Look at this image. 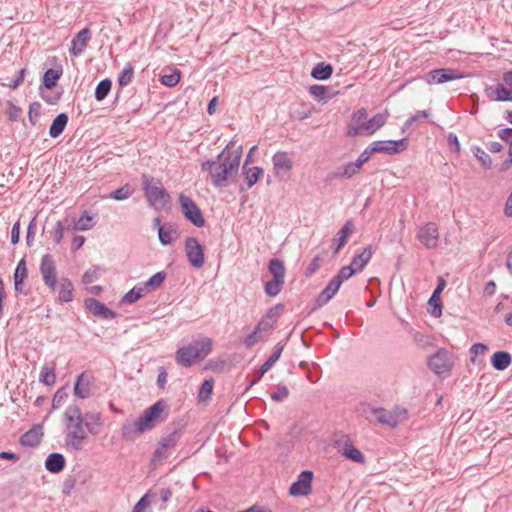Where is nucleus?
Masks as SVG:
<instances>
[{
	"label": "nucleus",
	"mask_w": 512,
	"mask_h": 512,
	"mask_svg": "<svg viewBox=\"0 0 512 512\" xmlns=\"http://www.w3.org/2000/svg\"><path fill=\"white\" fill-rule=\"evenodd\" d=\"M374 418L377 423L387 425L391 428H395L398 425L397 418L390 411L382 407H377V413Z\"/></svg>",
	"instance_id": "c9c22d12"
},
{
	"label": "nucleus",
	"mask_w": 512,
	"mask_h": 512,
	"mask_svg": "<svg viewBox=\"0 0 512 512\" xmlns=\"http://www.w3.org/2000/svg\"><path fill=\"white\" fill-rule=\"evenodd\" d=\"M367 118V110L365 108H360L355 111L351 117V120L347 126V135L348 136H358L363 135V127L365 126Z\"/></svg>",
	"instance_id": "2eb2a0df"
},
{
	"label": "nucleus",
	"mask_w": 512,
	"mask_h": 512,
	"mask_svg": "<svg viewBox=\"0 0 512 512\" xmlns=\"http://www.w3.org/2000/svg\"><path fill=\"white\" fill-rule=\"evenodd\" d=\"M273 167L275 172L278 174L280 171H290L293 167L292 160L288 157L285 152H277L272 158Z\"/></svg>",
	"instance_id": "bb28decb"
},
{
	"label": "nucleus",
	"mask_w": 512,
	"mask_h": 512,
	"mask_svg": "<svg viewBox=\"0 0 512 512\" xmlns=\"http://www.w3.org/2000/svg\"><path fill=\"white\" fill-rule=\"evenodd\" d=\"M65 457L60 453H51L45 461V468L51 473H59L65 467Z\"/></svg>",
	"instance_id": "393cba45"
},
{
	"label": "nucleus",
	"mask_w": 512,
	"mask_h": 512,
	"mask_svg": "<svg viewBox=\"0 0 512 512\" xmlns=\"http://www.w3.org/2000/svg\"><path fill=\"white\" fill-rule=\"evenodd\" d=\"M166 278V273L161 271L157 272L153 276H151L143 285L146 286V289L149 291L150 289H156L164 282Z\"/></svg>",
	"instance_id": "3c124183"
},
{
	"label": "nucleus",
	"mask_w": 512,
	"mask_h": 512,
	"mask_svg": "<svg viewBox=\"0 0 512 512\" xmlns=\"http://www.w3.org/2000/svg\"><path fill=\"white\" fill-rule=\"evenodd\" d=\"M62 73H63V70L61 67L58 69H53V68L47 69L43 75V80H42L43 86L47 89H51V88L55 87L57 84V81L62 76Z\"/></svg>",
	"instance_id": "4c0bfd02"
},
{
	"label": "nucleus",
	"mask_w": 512,
	"mask_h": 512,
	"mask_svg": "<svg viewBox=\"0 0 512 512\" xmlns=\"http://www.w3.org/2000/svg\"><path fill=\"white\" fill-rule=\"evenodd\" d=\"M144 195L151 206L155 209L163 208L169 201V193L161 186L158 180L154 184V178L150 175H142Z\"/></svg>",
	"instance_id": "20e7f679"
},
{
	"label": "nucleus",
	"mask_w": 512,
	"mask_h": 512,
	"mask_svg": "<svg viewBox=\"0 0 512 512\" xmlns=\"http://www.w3.org/2000/svg\"><path fill=\"white\" fill-rule=\"evenodd\" d=\"M64 230V223L62 221H57L53 230L50 232L51 237L56 244H59L63 239Z\"/></svg>",
	"instance_id": "052dcab7"
},
{
	"label": "nucleus",
	"mask_w": 512,
	"mask_h": 512,
	"mask_svg": "<svg viewBox=\"0 0 512 512\" xmlns=\"http://www.w3.org/2000/svg\"><path fill=\"white\" fill-rule=\"evenodd\" d=\"M485 94L491 101H512V92L502 84L488 86Z\"/></svg>",
	"instance_id": "aec40b11"
},
{
	"label": "nucleus",
	"mask_w": 512,
	"mask_h": 512,
	"mask_svg": "<svg viewBox=\"0 0 512 512\" xmlns=\"http://www.w3.org/2000/svg\"><path fill=\"white\" fill-rule=\"evenodd\" d=\"M212 349V340L201 337L181 347L176 352V361L183 367H190L197 359H204Z\"/></svg>",
	"instance_id": "7ed1b4c3"
},
{
	"label": "nucleus",
	"mask_w": 512,
	"mask_h": 512,
	"mask_svg": "<svg viewBox=\"0 0 512 512\" xmlns=\"http://www.w3.org/2000/svg\"><path fill=\"white\" fill-rule=\"evenodd\" d=\"M462 74L452 68H440L428 72L425 76V80L428 84H443L456 79H461Z\"/></svg>",
	"instance_id": "f8f14e48"
},
{
	"label": "nucleus",
	"mask_w": 512,
	"mask_h": 512,
	"mask_svg": "<svg viewBox=\"0 0 512 512\" xmlns=\"http://www.w3.org/2000/svg\"><path fill=\"white\" fill-rule=\"evenodd\" d=\"M185 254L188 262L194 268H202L205 263L204 247L195 237H187L185 239Z\"/></svg>",
	"instance_id": "423d86ee"
},
{
	"label": "nucleus",
	"mask_w": 512,
	"mask_h": 512,
	"mask_svg": "<svg viewBox=\"0 0 512 512\" xmlns=\"http://www.w3.org/2000/svg\"><path fill=\"white\" fill-rule=\"evenodd\" d=\"M177 236V227L172 223H165L159 226L158 237L162 245L167 246L173 242V236Z\"/></svg>",
	"instance_id": "a878e982"
},
{
	"label": "nucleus",
	"mask_w": 512,
	"mask_h": 512,
	"mask_svg": "<svg viewBox=\"0 0 512 512\" xmlns=\"http://www.w3.org/2000/svg\"><path fill=\"white\" fill-rule=\"evenodd\" d=\"M361 169V166H359V164L356 162V161H352V162H348L344 169L341 171V175L344 177V178H351L353 177L355 174H357Z\"/></svg>",
	"instance_id": "4d7b16f0"
},
{
	"label": "nucleus",
	"mask_w": 512,
	"mask_h": 512,
	"mask_svg": "<svg viewBox=\"0 0 512 512\" xmlns=\"http://www.w3.org/2000/svg\"><path fill=\"white\" fill-rule=\"evenodd\" d=\"M28 276V270L26 266V261L24 258H22L14 271V288L17 293L23 292V284L24 280Z\"/></svg>",
	"instance_id": "5701e85b"
},
{
	"label": "nucleus",
	"mask_w": 512,
	"mask_h": 512,
	"mask_svg": "<svg viewBox=\"0 0 512 512\" xmlns=\"http://www.w3.org/2000/svg\"><path fill=\"white\" fill-rule=\"evenodd\" d=\"M428 117H429V113L427 111H425V110L418 111L417 113H415L414 115H412L405 121L402 130L405 131L406 129L411 127L413 125V123L416 122L417 120H419L421 118H428Z\"/></svg>",
	"instance_id": "69168bd1"
},
{
	"label": "nucleus",
	"mask_w": 512,
	"mask_h": 512,
	"mask_svg": "<svg viewBox=\"0 0 512 512\" xmlns=\"http://www.w3.org/2000/svg\"><path fill=\"white\" fill-rule=\"evenodd\" d=\"M371 150L377 153H386L389 155L397 154L407 148V139L400 140H378L370 144Z\"/></svg>",
	"instance_id": "9d476101"
},
{
	"label": "nucleus",
	"mask_w": 512,
	"mask_h": 512,
	"mask_svg": "<svg viewBox=\"0 0 512 512\" xmlns=\"http://www.w3.org/2000/svg\"><path fill=\"white\" fill-rule=\"evenodd\" d=\"M166 408V403L163 400H159L152 406L147 408L143 414L135 420L138 425L139 432H145L154 428L156 423L162 421L161 414Z\"/></svg>",
	"instance_id": "39448f33"
},
{
	"label": "nucleus",
	"mask_w": 512,
	"mask_h": 512,
	"mask_svg": "<svg viewBox=\"0 0 512 512\" xmlns=\"http://www.w3.org/2000/svg\"><path fill=\"white\" fill-rule=\"evenodd\" d=\"M133 192L134 189L131 188L129 184H125L116 189L115 191L111 192L109 197L115 200H125L129 198L133 194Z\"/></svg>",
	"instance_id": "8fccbe9b"
},
{
	"label": "nucleus",
	"mask_w": 512,
	"mask_h": 512,
	"mask_svg": "<svg viewBox=\"0 0 512 512\" xmlns=\"http://www.w3.org/2000/svg\"><path fill=\"white\" fill-rule=\"evenodd\" d=\"M372 257V249L367 246L363 249L362 253L355 255L351 261V265L355 268L356 272H361L368 264Z\"/></svg>",
	"instance_id": "72a5a7b5"
},
{
	"label": "nucleus",
	"mask_w": 512,
	"mask_h": 512,
	"mask_svg": "<svg viewBox=\"0 0 512 512\" xmlns=\"http://www.w3.org/2000/svg\"><path fill=\"white\" fill-rule=\"evenodd\" d=\"M85 306L94 316H98L102 319H113L116 316L114 311L94 298L86 299Z\"/></svg>",
	"instance_id": "dca6fc26"
},
{
	"label": "nucleus",
	"mask_w": 512,
	"mask_h": 512,
	"mask_svg": "<svg viewBox=\"0 0 512 512\" xmlns=\"http://www.w3.org/2000/svg\"><path fill=\"white\" fill-rule=\"evenodd\" d=\"M179 202L181 211L187 220L199 228L205 225V218L201 210L190 197L181 194L179 196Z\"/></svg>",
	"instance_id": "0eeeda50"
},
{
	"label": "nucleus",
	"mask_w": 512,
	"mask_h": 512,
	"mask_svg": "<svg viewBox=\"0 0 512 512\" xmlns=\"http://www.w3.org/2000/svg\"><path fill=\"white\" fill-rule=\"evenodd\" d=\"M39 270L44 284L54 292L57 286V271L55 261L50 254L42 257Z\"/></svg>",
	"instance_id": "6e6552de"
},
{
	"label": "nucleus",
	"mask_w": 512,
	"mask_h": 512,
	"mask_svg": "<svg viewBox=\"0 0 512 512\" xmlns=\"http://www.w3.org/2000/svg\"><path fill=\"white\" fill-rule=\"evenodd\" d=\"M74 395L81 399H86L90 395V383L85 373H81L74 385Z\"/></svg>",
	"instance_id": "c85d7f7f"
},
{
	"label": "nucleus",
	"mask_w": 512,
	"mask_h": 512,
	"mask_svg": "<svg viewBox=\"0 0 512 512\" xmlns=\"http://www.w3.org/2000/svg\"><path fill=\"white\" fill-rule=\"evenodd\" d=\"M43 437V428L41 425H34L25 432L19 439V443L25 447H36L40 444Z\"/></svg>",
	"instance_id": "6ab92c4d"
},
{
	"label": "nucleus",
	"mask_w": 512,
	"mask_h": 512,
	"mask_svg": "<svg viewBox=\"0 0 512 512\" xmlns=\"http://www.w3.org/2000/svg\"><path fill=\"white\" fill-rule=\"evenodd\" d=\"M41 112V104L37 101L32 102L29 106L28 119L29 122L34 126L37 122Z\"/></svg>",
	"instance_id": "13d9d810"
},
{
	"label": "nucleus",
	"mask_w": 512,
	"mask_h": 512,
	"mask_svg": "<svg viewBox=\"0 0 512 512\" xmlns=\"http://www.w3.org/2000/svg\"><path fill=\"white\" fill-rule=\"evenodd\" d=\"M93 216H90L87 211H84L82 216L74 223L72 230L85 231L90 230L95 226Z\"/></svg>",
	"instance_id": "a19ab883"
},
{
	"label": "nucleus",
	"mask_w": 512,
	"mask_h": 512,
	"mask_svg": "<svg viewBox=\"0 0 512 512\" xmlns=\"http://www.w3.org/2000/svg\"><path fill=\"white\" fill-rule=\"evenodd\" d=\"M340 286H341V283L333 277L329 281L327 286L317 296V299H316L317 306L322 307L325 304H327L333 298V296L338 292Z\"/></svg>",
	"instance_id": "412c9836"
},
{
	"label": "nucleus",
	"mask_w": 512,
	"mask_h": 512,
	"mask_svg": "<svg viewBox=\"0 0 512 512\" xmlns=\"http://www.w3.org/2000/svg\"><path fill=\"white\" fill-rule=\"evenodd\" d=\"M150 496V493H147L143 497H141L140 500L133 507L132 512H145V510L151 504V501L149 500Z\"/></svg>",
	"instance_id": "0e129e2a"
},
{
	"label": "nucleus",
	"mask_w": 512,
	"mask_h": 512,
	"mask_svg": "<svg viewBox=\"0 0 512 512\" xmlns=\"http://www.w3.org/2000/svg\"><path fill=\"white\" fill-rule=\"evenodd\" d=\"M121 433L125 439H134L143 432L138 431V425L136 421H126L122 425Z\"/></svg>",
	"instance_id": "37998d69"
},
{
	"label": "nucleus",
	"mask_w": 512,
	"mask_h": 512,
	"mask_svg": "<svg viewBox=\"0 0 512 512\" xmlns=\"http://www.w3.org/2000/svg\"><path fill=\"white\" fill-rule=\"evenodd\" d=\"M345 457L359 464H363L365 462L363 453L356 447L349 449Z\"/></svg>",
	"instance_id": "680f3d73"
},
{
	"label": "nucleus",
	"mask_w": 512,
	"mask_h": 512,
	"mask_svg": "<svg viewBox=\"0 0 512 512\" xmlns=\"http://www.w3.org/2000/svg\"><path fill=\"white\" fill-rule=\"evenodd\" d=\"M313 473L309 470L302 471L289 489V493L293 496H307L312 491Z\"/></svg>",
	"instance_id": "ddd939ff"
},
{
	"label": "nucleus",
	"mask_w": 512,
	"mask_h": 512,
	"mask_svg": "<svg viewBox=\"0 0 512 512\" xmlns=\"http://www.w3.org/2000/svg\"><path fill=\"white\" fill-rule=\"evenodd\" d=\"M134 78V67L131 63H127L118 75V84L121 87L129 85Z\"/></svg>",
	"instance_id": "79ce46f5"
},
{
	"label": "nucleus",
	"mask_w": 512,
	"mask_h": 512,
	"mask_svg": "<svg viewBox=\"0 0 512 512\" xmlns=\"http://www.w3.org/2000/svg\"><path fill=\"white\" fill-rule=\"evenodd\" d=\"M90 39L91 33L88 28H84L81 31H79L72 39V46L70 49L71 54L75 57L82 55Z\"/></svg>",
	"instance_id": "f3484780"
},
{
	"label": "nucleus",
	"mask_w": 512,
	"mask_h": 512,
	"mask_svg": "<svg viewBox=\"0 0 512 512\" xmlns=\"http://www.w3.org/2000/svg\"><path fill=\"white\" fill-rule=\"evenodd\" d=\"M453 361L446 349H439L428 359V367L437 375H442L451 370Z\"/></svg>",
	"instance_id": "1a4fd4ad"
},
{
	"label": "nucleus",
	"mask_w": 512,
	"mask_h": 512,
	"mask_svg": "<svg viewBox=\"0 0 512 512\" xmlns=\"http://www.w3.org/2000/svg\"><path fill=\"white\" fill-rule=\"evenodd\" d=\"M60 289L58 292V300L60 302H70L73 300L74 286L70 279L62 277L60 279Z\"/></svg>",
	"instance_id": "7c9ffc66"
},
{
	"label": "nucleus",
	"mask_w": 512,
	"mask_h": 512,
	"mask_svg": "<svg viewBox=\"0 0 512 512\" xmlns=\"http://www.w3.org/2000/svg\"><path fill=\"white\" fill-rule=\"evenodd\" d=\"M271 399L275 402H281L289 396V390L285 385H278V390L270 394Z\"/></svg>",
	"instance_id": "e2e57ef3"
},
{
	"label": "nucleus",
	"mask_w": 512,
	"mask_h": 512,
	"mask_svg": "<svg viewBox=\"0 0 512 512\" xmlns=\"http://www.w3.org/2000/svg\"><path fill=\"white\" fill-rule=\"evenodd\" d=\"M309 92L314 98L323 101H327L336 95L331 87L323 85H312L309 87Z\"/></svg>",
	"instance_id": "e433bc0d"
},
{
	"label": "nucleus",
	"mask_w": 512,
	"mask_h": 512,
	"mask_svg": "<svg viewBox=\"0 0 512 512\" xmlns=\"http://www.w3.org/2000/svg\"><path fill=\"white\" fill-rule=\"evenodd\" d=\"M356 273L355 268L350 264L348 266L342 267L337 275L334 276V278L339 281L341 284L343 281L348 280L350 277H352Z\"/></svg>",
	"instance_id": "6e6d98bb"
},
{
	"label": "nucleus",
	"mask_w": 512,
	"mask_h": 512,
	"mask_svg": "<svg viewBox=\"0 0 512 512\" xmlns=\"http://www.w3.org/2000/svg\"><path fill=\"white\" fill-rule=\"evenodd\" d=\"M83 419L88 432L92 435H97L102 424L101 414L98 412H88L83 416Z\"/></svg>",
	"instance_id": "c756f323"
},
{
	"label": "nucleus",
	"mask_w": 512,
	"mask_h": 512,
	"mask_svg": "<svg viewBox=\"0 0 512 512\" xmlns=\"http://www.w3.org/2000/svg\"><path fill=\"white\" fill-rule=\"evenodd\" d=\"M275 321H269L267 319L262 318L258 324L256 325V330H258L262 335L268 334L274 326Z\"/></svg>",
	"instance_id": "774afa93"
},
{
	"label": "nucleus",
	"mask_w": 512,
	"mask_h": 512,
	"mask_svg": "<svg viewBox=\"0 0 512 512\" xmlns=\"http://www.w3.org/2000/svg\"><path fill=\"white\" fill-rule=\"evenodd\" d=\"M262 338H263V335L255 328L254 331L252 333H250L245 338L244 344L246 345L247 348H251L252 346L257 344L260 340H262Z\"/></svg>",
	"instance_id": "338daca9"
},
{
	"label": "nucleus",
	"mask_w": 512,
	"mask_h": 512,
	"mask_svg": "<svg viewBox=\"0 0 512 512\" xmlns=\"http://www.w3.org/2000/svg\"><path fill=\"white\" fill-rule=\"evenodd\" d=\"M178 441L179 433L176 430L162 437L158 443V447L153 453V461H162L163 459H166Z\"/></svg>",
	"instance_id": "9b49d317"
},
{
	"label": "nucleus",
	"mask_w": 512,
	"mask_h": 512,
	"mask_svg": "<svg viewBox=\"0 0 512 512\" xmlns=\"http://www.w3.org/2000/svg\"><path fill=\"white\" fill-rule=\"evenodd\" d=\"M68 115L66 113H60L58 114L52 121V124L49 129V134L52 138H57L60 136L67 123H68Z\"/></svg>",
	"instance_id": "473e14b6"
},
{
	"label": "nucleus",
	"mask_w": 512,
	"mask_h": 512,
	"mask_svg": "<svg viewBox=\"0 0 512 512\" xmlns=\"http://www.w3.org/2000/svg\"><path fill=\"white\" fill-rule=\"evenodd\" d=\"M444 286H445V281L443 279H440L436 289L434 290L432 296L429 299V304L433 306L431 315L434 317H440L442 314L441 299H440L439 294L443 290Z\"/></svg>",
	"instance_id": "2f4dec72"
},
{
	"label": "nucleus",
	"mask_w": 512,
	"mask_h": 512,
	"mask_svg": "<svg viewBox=\"0 0 512 512\" xmlns=\"http://www.w3.org/2000/svg\"><path fill=\"white\" fill-rule=\"evenodd\" d=\"M473 155L480 161L484 169L492 167V158L479 146L472 148Z\"/></svg>",
	"instance_id": "09e8293b"
},
{
	"label": "nucleus",
	"mask_w": 512,
	"mask_h": 512,
	"mask_svg": "<svg viewBox=\"0 0 512 512\" xmlns=\"http://www.w3.org/2000/svg\"><path fill=\"white\" fill-rule=\"evenodd\" d=\"M512 356L506 351H497L491 357V364L494 369L503 371L510 366Z\"/></svg>",
	"instance_id": "cd10ccee"
},
{
	"label": "nucleus",
	"mask_w": 512,
	"mask_h": 512,
	"mask_svg": "<svg viewBox=\"0 0 512 512\" xmlns=\"http://www.w3.org/2000/svg\"><path fill=\"white\" fill-rule=\"evenodd\" d=\"M64 419L67 429L64 439L66 447L72 451L83 450L88 435L80 407L69 405L65 410Z\"/></svg>",
	"instance_id": "f03ea898"
},
{
	"label": "nucleus",
	"mask_w": 512,
	"mask_h": 512,
	"mask_svg": "<svg viewBox=\"0 0 512 512\" xmlns=\"http://www.w3.org/2000/svg\"><path fill=\"white\" fill-rule=\"evenodd\" d=\"M40 382L47 385L52 386L56 382V374H55V365L52 367L44 366L40 373Z\"/></svg>",
	"instance_id": "a18cd8bd"
},
{
	"label": "nucleus",
	"mask_w": 512,
	"mask_h": 512,
	"mask_svg": "<svg viewBox=\"0 0 512 512\" xmlns=\"http://www.w3.org/2000/svg\"><path fill=\"white\" fill-rule=\"evenodd\" d=\"M214 381L213 379H206L202 383L200 390H199V399L200 400H207L210 398L211 393L213 391Z\"/></svg>",
	"instance_id": "5fc2aeb1"
},
{
	"label": "nucleus",
	"mask_w": 512,
	"mask_h": 512,
	"mask_svg": "<svg viewBox=\"0 0 512 512\" xmlns=\"http://www.w3.org/2000/svg\"><path fill=\"white\" fill-rule=\"evenodd\" d=\"M68 398V393L65 388H60L56 391L52 399V407L54 409L59 408Z\"/></svg>",
	"instance_id": "bf43d9fd"
},
{
	"label": "nucleus",
	"mask_w": 512,
	"mask_h": 512,
	"mask_svg": "<svg viewBox=\"0 0 512 512\" xmlns=\"http://www.w3.org/2000/svg\"><path fill=\"white\" fill-rule=\"evenodd\" d=\"M284 285V280L272 278L270 281L265 283L264 291L270 297L277 296Z\"/></svg>",
	"instance_id": "c03bdc74"
},
{
	"label": "nucleus",
	"mask_w": 512,
	"mask_h": 512,
	"mask_svg": "<svg viewBox=\"0 0 512 512\" xmlns=\"http://www.w3.org/2000/svg\"><path fill=\"white\" fill-rule=\"evenodd\" d=\"M111 87H112V82L110 79L105 78V79L101 80L96 86L95 98L98 101L105 99L107 97L108 93L110 92Z\"/></svg>",
	"instance_id": "49530a36"
},
{
	"label": "nucleus",
	"mask_w": 512,
	"mask_h": 512,
	"mask_svg": "<svg viewBox=\"0 0 512 512\" xmlns=\"http://www.w3.org/2000/svg\"><path fill=\"white\" fill-rule=\"evenodd\" d=\"M230 144L214 159L206 160L201 164V171L208 174L212 185L216 188H226L237 175L241 161V147L239 151L226 153Z\"/></svg>",
	"instance_id": "f257e3e1"
},
{
	"label": "nucleus",
	"mask_w": 512,
	"mask_h": 512,
	"mask_svg": "<svg viewBox=\"0 0 512 512\" xmlns=\"http://www.w3.org/2000/svg\"><path fill=\"white\" fill-rule=\"evenodd\" d=\"M354 222L352 220H347L343 227L338 231L335 238L333 239V252L336 254L340 251L342 247L347 242L348 237L353 233L354 231Z\"/></svg>",
	"instance_id": "a211bd4d"
},
{
	"label": "nucleus",
	"mask_w": 512,
	"mask_h": 512,
	"mask_svg": "<svg viewBox=\"0 0 512 512\" xmlns=\"http://www.w3.org/2000/svg\"><path fill=\"white\" fill-rule=\"evenodd\" d=\"M417 237L426 248H435L439 239L437 225L433 222H428L419 229Z\"/></svg>",
	"instance_id": "4468645a"
},
{
	"label": "nucleus",
	"mask_w": 512,
	"mask_h": 512,
	"mask_svg": "<svg viewBox=\"0 0 512 512\" xmlns=\"http://www.w3.org/2000/svg\"><path fill=\"white\" fill-rule=\"evenodd\" d=\"M147 292H148V290L146 289V286L136 285L123 296L122 302L129 303V304L135 303L141 297H143Z\"/></svg>",
	"instance_id": "ea45409f"
},
{
	"label": "nucleus",
	"mask_w": 512,
	"mask_h": 512,
	"mask_svg": "<svg viewBox=\"0 0 512 512\" xmlns=\"http://www.w3.org/2000/svg\"><path fill=\"white\" fill-rule=\"evenodd\" d=\"M388 116V112L378 113L366 121L365 126L363 127V135H373L386 124Z\"/></svg>",
	"instance_id": "4be33fe9"
},
{
	"label": "nucleus",
	"mask_w": 512,
	"mask_h": 512,
	"mask_svg": "<svg viewBox=\"0 0 512 512\" xmlns=\"http://www.w3.org/2000/svg\"><path fill=\"white\" fill-rule=\"evenodd\" d=\"M269 272L272 274V278H276L279 280L285 279L286 269L284 266V262L278 258H272L269 261L268 265Z\"/></svg>",
	"instance_id": "58836bf2"
},
{
	"label": "nucleus",
	"mask_w": 512,
	"mask_h": 512,
	"mask_svg": "<svg viewBox=\"0 0 512 512\" xmlns=\"http://www.w3.org/2000/svg\"><path fill=\"white\" fill-rule=\"evenodd\" d=\"M179 80H180V71L177 69H174L169 74L162 75L160 78V82L167 87H174L175 85L178 84Z\"/></svg>",
	"instance_id": "864d4df0"
},
{
	"label": "nucleus",
	"mask_w": 512,
	"mask_h": 512,
	"mask_svg": "<svg viewBox=\"0 0 512 512\" xmlns=\"http://www.w3.org/2000/svg\"><path fill=\"white\" fill-rule=\"evenodd\" d=\"M242 169L248 189L252 188L263 174V169L261 167H248V159L245 160Z\"/></svg>",
	"instance_id": "b1692460"
},
{
	"label": "nucleus",
	"mask_w": 512,
	"mask_h": 512,
	"mask_svg": "<svg viewBox=\"0 0 512 512\" xmlns=\"http://www.w3.org/2000/svg\"><path fill=\"white\" fill-rule=\"evenodd\" d=\"M334 446L343 456L346 455L349 449L355 447L353 445V441L348 435H341L338 439L334 441Z\"/></svg>",
	"instance_id": "de8ad7c7"
},
{
	"label": "nucleus",
	"mask_w": 512,
	"mask_h": 512,
	"mask_svg": "<svg viewBox=\"0 0 512 512\" xmlns=\"http://www.w3.org/2000/svg\"><path fill=\"white\" fill-rule=\"evenodd\" d=\"M333 73V67L331 64L324 62L317 63L311 71V76L319 81L327 80Z\"/></svg>",
	"instance_id": "f704fd0d"
},
{
	"label": "nucleus",
	"mask_w": 512,
	"mask_h": 512,
	"mask_svg": "<svg viewBox=\"0 0 512 512\" xmlns=\"http://www.w3.org/2000/svg\"><path fill=\"white\" fill-rule=\"evenodd\" d=\"M357 412L365 419L371 421L377 413V407L372 406L369 403H360Z\"/></svg>",
	"instance_id": "603ef678"
}]
</instances>
